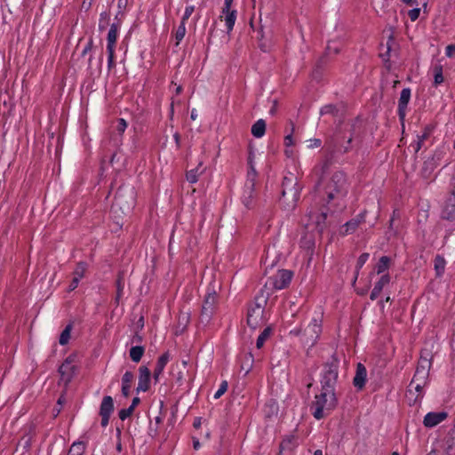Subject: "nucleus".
<instances>
[{
	"label": "nucleus",
	"instance_id": "1",
	"mask_svg": "<svg viewBox=\"0 0 455 455\" xmlns=\"http://www.w3.org/2000/svg\"><path fill=\"white\" fill-rule=\"evenodd\" d=\"M338 403L335 392H329L321 389V393L315 395V400L310 405V411L313 417L317 419H323L327 417L331 411L335 409Z\"/></svg>",
	"mask_w": 455,
	"mask_h": 455
},
{
	"label": "nucleus",
	"instance_id": "2",
	"mask_svg": "<svg viewBox=\"0 0 455 455\" xmlns=\"http://www.w3.org/2000/svg\"><path fill=\"white\" fill-rule=\"evenodd\" d=\"M339 361L335 356H332L323 364L320 379L322 390L335 392L339 377Z\"/></svg>",
	"mask_w": 455,
	"mask_h": 455
},
{
	"label": "nucleus",
	"instance_id": "3",
	"mask_svg": "<svg viewBox=\"0 0 455 455\" xmlns=\"http://www.w3.org/2000/svg\"><path fill=\"white\" fill-rule=\"evenodd\" d=\"M327 204L333 200L342 199L347 194V180L343 172H335L324 188Z\"/></svg>",
	"mask_w": 455,
	"mask_h": 455
},
{
	"label": "nucleus",
	"instance_id": "4",
	"mask_svg": "<svg viewBox=\"0 0 455 455\" xmlns=\"http://www.w3.org/2000/svg\"><path fill=\"white\" fill-rule=\"evenodd\" d=\"M322 332V316H314L307 328L303 331L301 340L308 347H314Z\"/></svg>",
	"mask_w": 455,
	"mask_h": 455
},
{
	"label": "nucleus",
	"instance_id": "5",
	"mask_svg": "<svg viewBox=\"0 0 455 455\" xmlns=\"http://www.w3.org/2000/svg\"><path fill=\"white\" fill-rule=\"evenodd\" d=\"M431 366V359L421 355L419 359L413 378L409 385L410 393H412V386H414L415 383H419L422 385L427 384Z\"/></svg>",
	"mask_w": 455,
	"mask_h": 455
},
{
	"label": "nucleus",
	"instance_id": "6",
	"mask_svg": "<svg viewBox=\"0 0 455 455\" xmlns=\"http://www.w3.org/2000/svg\"><path fill=\"white\" fill-rule=\"evenodd\" d=\"M292 277V271L287 269H281L278 270V272L275 275L270 276L267 280L265 286L271 290L272 291L283 290L289 286Z\"/></svg>",
	"mask_w": 455,
	"mask_h": 455
},
{
	"label": "nucleus",
	"instance_id": "7",
	"mask_svg": "<svg viewBox=\"0 0 455 455\" xmlns=\"http://www.w3.org/2000/svg\"><path fill=\"white\" fill-rule=\"evenodd\" d=\"M267 300L264 299H256L255 301L250 305L247 312V323L255 329L263 323L264 305Z\"/></svg>",
	"mask_w": 455,
	"mask_h": 455
},
{
	"label": "nucleus",
	"instance_id": "8",
	"mask_svg": "<svg viewBox=\"0 0 455 455\" xmlns=\"http://www.w3.org/2000/svg\"><path fill=\"white\" fill-rule=\"evenodd\" d=\"M300 190L301 187L293 173L289 172L283 177L282 182L283 197L290 196L292 202H297L299 199Z\"/></svg>",
	"mask_w": 455,
	"mask_h": 455
},
{
	"label": "nucleus",
	"instance_id": "9",
	"mask_svg": "<svg viewBox=\"0 0 455 455\" xmlns=\"http://www.w3.org/2000/svg\"><path fill=\"white\" fill-rule=\"evenodd\" d=\"M216 303H217V294L216 292L208 293L204 300L201 314L199 316L200 323L203 325H207L214 313L216 308Z\"/></svg>",
	"mask_w": 455,
	"mask_h": 455
},
{
	"label": "nucleus",
	"instance_id": "10",
	"mask_svg": "<svg viewBox=\"0 0 455 455\" xmlns=\"http://www.w3.org/2000/svg\"><path fill=\"white\" fill-rule=\"evenodd\" d=\"M255 183L251 180H246L241 197L242 203L247 209H251L255 206Z\"/></svg>",
	"mask_w": 455,
	"mask_h": 455
},
{
	"label": "nucleus",
	"instance_id": "11",
	"mask_svg": "<svg viewBox=\"0 0 455 455\" xmlns=\"http://www.w3.org/2000/svg\"><path fill=\"white\" fill-rule=\"evenodd\" d=\"M139 381L136 391L137 393L147 392L150 387L151 371L147 366L141 365L139 368Z\"/></svg>",
	"mask_w": 455,
	"mask_h": 455
},
{
	"label": "nucleus",
	"instance_id": "12",
	"mask_svg": "<svg viewBox=\"0 0 455 455\" xmlns=\"http://www.w3.org/2000/svg\"><path fill=\"white\" fill-rule=\"evenodd\" d=\"M234 0H224V6L222 8V13L225 15V23L228 32L233 30L235 20H236V10H231V6Z\"/></svg>",
	"mask_w": 455,
	"mask_h": 455
},
{
	"label": "nucleus",
	"instance_id": "13",
	"mask_svg": "<svg viewBox=\"0 0 455 455\" xmlns=\"http://www.w3.org/2000/svg\"><path fill=\"white\" fill-rule=\"evenodd\" d=\"M364 221L365 212L357 214L355 218L351 219L342 226L340 234L345 236L347 235L355 233L357 228Z\"/></svg>",
	"mask_w": 455,
	"mask_h": 455
},
{
	"label": "nucleus",
	"instance_id": "14",
	"mask_svg": "<svg viewBox=\"0 0 455 455\" xmlns=\"http://www.w3.org/2000/svg\"><path fill=\"white\" fill-rule=\"evenodd\" d=\"M411 91L410 88H403L401 92L397 106V115L401 120L406 116L408 103L411 100Z\"/></svg>",
	"mask_w": 455,
	"mask_h": 455
},
{
	"label": "nucleus",
	"instance_id": "15",
	"mask_svg": "<svg viewBox=\"0 0 455 455\" xmlns=\"http://www.w3.org/2000/svg\"><path fill=\"white\" fill-rule=\"evenodd\" d=\"M448 417L445 411H431L426 414L423 424L426 427H434L443 422Z\"/></svg>",
	"mask_w": 455,
	"mask_h": 455
},
{
	"label": "nucleus",
	"instance_id": "16",
	"mask_svg": "<svg viewBox=\"0 0 455 455\" xmlns=\"http://www.w3.org/2000/svg\"><path fill=\"white\" fill-rule=\"evenodd\" d=\"M367 379V371L365 366L359 363L356 366L355 375L353 379L354 386L358 389H363Z\"/></svg>",
	"mask_w": 455,
	"mask_h": 455
},
{
	"label": "nucleus",
	"instance_id": "17",
	"mask_svg": "<svg viewBox=\"0 0 455 455\" xmlns=\"http://www.w3.org/2000/svg\"><path fill=\"white\" fill-rule=\"evenodd\" d=\"M391 277L389 274L382 275L379 279L374 283V287L371 291L370 299L375 300L380 295L383 288L390 283Z\"/></svg>",
	"mask_w": 455,
	"mask_h": 455
},
{
	"label": "nucleus",
	"instance_id": "18",
	"mask_svg": "<svg viewBox=\"0 0 455 455\" xmlns=\"http://www.w3.org/2000/svg\"><path fill=\"white\" fill-rule=\"evenodd\" d=\"M170 361V353H164L156 361V367L153 371V379L155 382H158L166 364Z\"/></svg>",
	"mask_w": 455,
	"mask_h": 455
},
{
	"label": "nucleus",
	"instance_id": "19",
	"mask_svg": "<svg viewBox=\"0 0 455 455\" xmlns=\"http://www.w3.org/2000/svg\"><path fill=\"white\" fill-rule=\"evenodd\" d=\"M133 380H134V374L130 371H125L122 377V388H121L122 395L124 397L130 396L131 388H132Z\"/></svg>",
	"mask_w": 455,
	"mask_h": 455
},
{
	"label": "nucleus",
	"instance_id": "20",
	"mask_svg": "<svg viewBox=\"0 0 455 455\" xmlns=\"http://www.w3.org/2000/svg\"><path fill=\"white\" fill-rule=\"evenodd\" d=\"M76 366H70L69 363H63L59 366V375L60 379L66 384L68 383L75 372Z\"/></svg>",
	"mask_w": 455,
	"mask_h": 455
},
{
	"label": "nucleus",
	"instance_id": "21",
	"mask_svg": "<svg viewBox=\"0 0 455 455\" xmlns=\"http://www.w3.org/2000/svg\"><path fill=\"white\" fill-rule=\"evenodd\" d=\"M121 28V22H114L110 25L108 36H107V43L108 44H116L119 36V30Z\"/></svg>",
	"mask_w": 455,
	"mask_h": 455
},
{
	"label": "nucleus",
	"instance_id": "22",
	"mask_svg": "<svg viewBox=\"0 0 455 455\" xmlns=\"http://www.w3.org/2000/svg\"><path fill=\"white\" fill-rule=\"evenodd\" d=\"M114 411V401L110 395H106L103 397L100 407V414H109L111 415Z\"/></svg>",
	"mask_w": 455,
	"mask_h": 455
},
{
	"label": "nucleus",
	"instance_id": "23",
	"mask_svg": "<svg viewBox=\"0 0 455 455\" xmlns=\"http://www.w3.org/2000/svg\"><path fill=\"white\" fill-rule=\"evenodd\" d=\"M251 134L255 138H262L266 132V122L263 119L257 120L251 126Z\"/></svg>",
	"mask_w": 455,
	"mask_h": 455
},
{
	"label": "nucleus",
	"instance_id": "24",
	"mask_svg": "<svg viewBox=\"0 0 455 455\" xmlns=\"http://www.w3.org/2000/svg\"><path fill=\"white\" fill-rule=\"evenodd\" d=\"M391 259L388 256H382L379 259V262L375 266V271L377 275H384L387 270L390 267Z\"/></svg>",
	"mask_w": 455,
	"mask_h": 455
},
{
	"label": "nucleus",
	"instance_id": "25",
	"mask_svg": "<svg viewBox=\"0 0 455 455\" xmlns=\"http://www.w3.org/2000/svg\"><path fill=\"white\" fill-rule=\"evenodd\" d=\"M309 219L315 222L316 227L320 230H323V228H324V225H325V220L327 219V212H323V211H322L321 213H319V214H315V213L310 212Z\"/></svg>",
	"mask_w": 455,
	"mask_h": 455
},
{
	"label": "nucleus",
	"instance_id": "26",
	"mask_svg": "<svg viewBox=\"0 0 455 455\" xmlns=\"http://www.w3.org/2000/svg\"><path fill=\"white\" fill-rule=\"evenodd\" d=\"M116 295L115 298V302L116 305H118L121 298L124 295V278L123 275L119 274L117 275V278L116 280Z\"/></svg>",
	"mask_w": 455,
	"mask_h": 455
},
{
	"label": "nucleus",
	"instance_id": "27",
	"mask_svg": "<svg viewBox=\"0 0 455 455\" xmlns=\"http://www.w3.org/2000/svg\"><path fill=\"white\" fill-rule=\"evenodd\" d=\"M74 322H69L68 324L64 328V330L61 331L60 335L59 336V344L60 345H66L68 343L70 339L71 331L73 329Z\"/></svg>",
	"mask_w": 455,
	"mask_h": 455
},
{
	"label": "nucleus",
	"instance_id": "28",
	"mask_svg": "<svg viewBox=\"0 0 455 455\" xmlns=\"http://www.w3.org/2000/svg\"><path fill=\"white\" fill-rule=\"evenodd\" d=\"M145 352V348L142 346H134L132 347L129 355L132 362L139 363Z\"/></svg>",
	"mask_w": 455,
	"mask_h": 455
},
{
	"label": "nucleus",
	"instance_id": "29",
	"mask_svg": "<svg viewBox=\"0 0 455 455\" xmlns=\"http://www.w3.org/2000/svg\"><path fill=\"white\" fill-rule=\"evenodd\" d=\"M435 270L437 276H441L445 269L446 260L443 257L436 255L434 260Z\"/></svg>",
	"mask_w": 455,
	"mask_h": 455
},
{
	"label": "nucleus",
	"instance_id": "30",
	"mask_svg": "<svg viewBox=\"0 0 455 455\" xmlns=\"http://www.w3.org/2000/svg\"><path fill=\"white\" fill-rule=\"evenodd\" d=\"M272 333V328L267 327L265 328L261 333L259 335L257 341H256V347L257 348H261L264 346L265 341L270 337Z\"/></svg>",
	"mask_w": 455,
	"mask_h": 455
},
{
	"label": "nucleus",
	"instance_id": "31",
	"mask_svg": "<svg viewBox=\"0 0 455 455\" xmlns=\"http://www.w3.org/2000/svg\"><path fill=\"white\" fill-rule=\"evenodd\" d=\"M85 445L83 442L74 443L68 450V455H83Z\"/></svg>",
	"mask_w": 455,
	"mask_h": 455
},
{
	"label": "nucleus",
	"instance_id": "32",
	"mask_svg": "<svg viewBox=\"0 0 455 455\" xmlns=\"http://www.w3.org/2000/svg\"><path fill=\"white\" fill-rule=\"evenodd\" d=\"M434 85L438 86L443 82V66L435 65L434 67Z\"/></svg>",
	"mask_w": 455,
	"mask_h": 455
},
{
	"label": "nucleus",
	"instance_id": "33",
	"mask_svg": "<svg viewBox=\"0 0 455 455\" xmlns=\"http://www.w3.org/2000/svg\"><path fill=\"white\" fill-rule=\"evenodd\" d=\"M435 129V125L429 124L424 126L422 134H418L417 137L420 139V140H427L434 132Z\"/></svg>",
	"mask_w": 455,
	"mask_h": 455
},
{
	"label": "nucleus",
	"instance_id": "34",
	"mask_svg": "<svg viewBox=\"0 0 455 455\" xmlns=\"http://www.w3.org/2000/svg\"><path fill=\"white\" fill-rule=\"evenodd\" d=\"M352 136H350L346 141L342 142V143H338L335 148H336V151L339 152V153H347L350 150L351 148V142H352Z\"/></svg>",
	"mask_w": 455,
	"mask_h": 455
},
{
	"label": "nucleus",
	"instance_id": "35",
	"mask_svg": "<svg viewBox=\"0 0 455 455\" xmlns=\"http://www.w3.org/2000/svg\"><path fill=\"white\" fill-rule=\"evenodd\" d=\"M186 24L184 22H180L176 32H175V39L176 44L178 45L184 38L186 35Z\"/></svg>",
	"mask_w": 455,
	"mask_h": 455
},
{
	"label": "nucleus",
	"instance_id": "36",
	"mask_svg": "<svg viewBox=\"0 0 455 455\" xmlns=\"http://www.w3.org/2000/svg\"><path fill=\"white\" fill-rule=\"evenodd\" d=\"M198 176H199V173H198V168H195V169H192V170H189L186 173V178H187V180L189 182V183H196L197 180H198Z\"/></svg>",
	"mask_w": 455,
	"mask_h": 455
},
{
	"label": "nucleus",
	"instance_id": "37",
	"mask_svg": "<svg viewBox=\"0 0 455 455\" xmlns=\"http://www.w3.org/2000/svg\"><path fill=\"white\" fill-rule=\"evenodd\" d=\"M85 271H86V264L84 262H79L76 265V269L74 270L73 275L79 279H82L84 277Z\"/></svg>",
	"mask_w": 455,
	"mask_h": 455
},
{
	"label": "nucleus",
	"instance_id": "38",
	"mask_svg": "<svg viewBox=\"0 0 455 455\" xmlns=\"http://www.w3.org/2000/svg\"><path fill=\"white\" fill-rule=\"evenodd\" d=\"M369 257L370 254L368 252H363L359 256L355 265V270H357V272H359L360 269L363 267V265L367 262Z\"/></svg>",
	"mask_w": 455,
	"mask_h": 455
},
{
	"label": "nucleus",
	"instance_id": "39",
	"mask_svg": "<svg viewBox=\"0 0 455 455\" xmlns=\"http://www.w3.org/2000/svg\"><path fill=\"white\" fill-rule=\"evenodd\" d=\"M427 455H443L440 451L433 450L428 452ZM445 455H455V449L453 448V442L451 444H448L445 449Z\"/></svg>",
	"mask_w": 455,
	"mask_h": 455
},
{
	"label": "nucleus",
	"instance_id": "40",
	"mask_svg": "<svg viewBox=\"0 0 455 455\" xmlns=\"http://www.w3.org/2000/svg\"><path fill=\"white\" fill-rule=\"evenodd\" d=\"M134 412V409L132 406H129L128 408L122 409L118 412V417L121 420H125L129 417H131Z\"/></svg>",
	"mask_w": 455,
	"mask_h": 455
},
{
	"label": "nucleus",
	"instance_id": "41",
	"mask_svg": "<svg viewBox=\"0 0 455 455\" xmlns=\"http://www.w3.org/2000/svg\"><path fill=\"white\" fill-rule=\"evenodd\" d=\"M228 390V382L226 380L222 381L218 388V390L215 392L213 397L215 399H219Z\"/></svg>",
	"mask_w": 455,
	"mask_h": 455
},
{
	"label": "nucleus",
	"instance_id": "42",
	"mask_svg": "<svg viewBox=\"0 0 455 455\" xmlns=\"http://www.w3.org/2000/svg\"><path fill=\"white\" fill-rule=\"evenodd\" d=\"M248 164H249V171L247 172V180H251L252 182L255 183V178H256L257 172L252 164V161H251V157H249Z\"/></svg>",
	"mask_w": 455,
	"mask_h": 455
},
{
	"label": "nucleus",
	"instance_id": "43",
	"mask_svg": "<svg viewBox=\"0 0 455 455\" xmlns=\"http://www.w3.org/2000/svg\"><path fill=\"white\" fill-rule=\"evenodd\" d=\"M337 111L336 106L332 104L325 105L323 108H321L320 114L322 116L323 115H333Z\"/></svg>",
	"mask_w": 455,
	"mask_h": 455
},
{
	"label": "nucleus",
	"instance_id": "44",
	"mask_svg": "<svg viewBox=\"0 0 455 455\" xmlns=\"http://www.w3.org/2000/svg\"><path fill=\"white\" fill-rule=\"evenodd\" d=\"M194 11H195V7L193 5L187 6L185 8V12L183 13L180 22H184L186 24L187 21L188 20V19L190 18V16L192 15V13L194 12Z\"/></svg>",
	"mask_w": 455,
	"mask_h": 455
},
{
	"label": "nucleus",
	"instance_id": "45",
	"mask_svg": "<svg viewBox=\"0 0 455 455\" xmlns=\"http://www.w3.org/2000/svg\"><path fill=\"white\" fill-rule=\"evenodd\" d=\"M426 386L427 385H422V384H419V383H415L414 386H412V389H414L415 392L417 393L415 401H417L418 399H421L423 397V388Z\"/></svg>",
	"mask_w": 455,
	"mask_h": 455
},
{
	"label": "nucleus",
	"instance_id": "46",
	"mask_svg": "<svg viewBox=\"0 0 455 455\" xmlns=\"http://www.w3.org/2000/svg\"><path fill=\"white\" fill-rule=\"evenodd\" d=\"M424 141L420 140L419 137L416 136V140L411 143L410 148H412L414 152L417 154L423 147Z\"/></svg>",
	"mask_w": 455,
	"mask_h": 455
},
{
	"label": "nucleus",
	"instance_id": "47",
	"mask_svg": "<svg viewBox=\"0 0 455 455\" xmlns=\"http://www.w3.org/2000/svg\"><path fill=\"white\" fill-rule=\"evenodd\" d=\"M420 14V8H413L408 12V17L411 21H415L418 20Z\"/></svg>",
	"mask_w": 455,
	"mask_h": 455
},
{
	"label": "nucleus",
	"instance_id": "48",
	"mask_svg": "<svg viewBox=\"0 0 455 455\" xmlns=\"http://www.w3.org/2000/svg\"><path fill=\"white\" fill-rule=\"evenodd\" d=\"M115 50H116V44H108L107 43L108 58H116Z\"/></svg>",
	"mask_w": 455,
	"mask_h": 455
},
{
	"label": "nucleus",
	"instance_id": "49",
	"mask_svg": "<svg viewBox=\"0 0 455 455\" xmlns=\"http://www.w3.org/2000/svg\"><path fill=\"white\" fill-rule=\"evenodd\" d=\"M455 54V44H449L445 48V55L449 58L453 57Z\"/></svg>",
	"mask_w": 455,
	"mask_h": 455
},
{
	"label": "nucleus",
	"instance_id": "50",
	"mask_svg": "<svg viewBox=\"0 0 455 455\" xmlns=\"http://www.w3.org/2000/svg\"><path fill=\"white\" fill-rule=\"evenodd\" d=\"M80 280L81 279L73 275L72 281H71L70 284L68 285V291H74L77 287Z\"/></svg>",
	"mask_w": 455,
	"mask_h": 455
},
{
	"label": "nucleus",
	"instance_id": "51",
	"mask_svg": "<svg viewBox=\"0 0 455 455\" xmlns=\"http://www.w3.org/2000/svg\"><path fill=\"white\" fill-rule=\"evenodd\" d=\"M100 418H101V421H100V425L103 427H106L108 423H109V419H110V416L109 414H100Z\"/></svg>",
	"mask_w": 455,
	"mask_h": 455
},
{
	"label": "nucleus",
	"instance_id": "52",
	"mask_svg": "<svg viewBox=\"0 0 455 455\" xmlns=\"http://www.w3.org/2000/svg\"><path fill=\"white\" fill-rule=\"evenodd\" d=\"M126 127H127L126 121L124 119H123V118H120L119 121H118L117 130L119 132H124Z\"/></svg>",
	"mask_w": 455,
	"mask_h": 455
},
{
	"label": "nucleus",
	"instance_id": "53",
	"mask_svg": "<svg viewBox=\"0 0 455 455\" xmlns=\"http://www.w3.org/2000/svg\"><path fill=\"white\" fill-rule=\"evenodd\" d=\"M116 68V58H108V69L110 71L111 69Z\"/></svg>",
	"mask_w": 455,
	"mask_h": 455
},
{
	"label": "nucleus",
	"instance_id": "54",
	"mask_svg": "<svg viewBox=\"0 0 455 455\" xmlns=\"http://www.w3.org/2000/svg\"><path fill=\"white\" fill-rule=\"evenodd\" d=\"M284 144L287 147H290V146H291L293 144V139H292V135L291 134H289V135L284 137Z\"/></svg>",
	"mask_w": 455,
	"mask_h": 455
},
{
	"label": "nucleus",
	"instance_id": "55",
	"mask_svg": "<svg viewBox=\"0 0 455 455\" xmlns=\"http://www.w3.org/2000/svg\"><path fill=\"white\" fill-rule=\"evenodd\" d=\"M76 355L75 354L70 355L64 363H69L70 366H75V361H76Z\"/></svg>",
	"mask_w": 455,
	"mask_h": 455
},
{
	"label": "nucleus",
	"instance_id": "56",
	"mask_svg": "<svg viewBox=\"0 0 455 455\" xmlns=\"http://www.w3.org/2000/svg\"><path fill=\"white\" fill-rule=\"evenodd\" d=\"M173 139H174V141H175L177 148H180V133L179 132H175L173 134Z\"/></svg>",
	"mask_w": 455,
	"mask_h": 455
},
{
	"label": "nucleus",
	"instance_id": "57",
	"mask_svg": "<svg viewBox=\"0 0 455 455\" xmlns=\"http://www.w3.org/2000/svg\"><path fill=\"white\" fill-rule=\"evenodd\" d=\"M128 0H118L117 1V7L121 11L122 9H124L127 5Z\"/></svg>",
	"mask_w": 455,
	"mask_h": 455
},
{
	"label": "nucleus",
	"instance_id": "58",
	"mask_svg": "<svg viewBox=\"0 0 455 455\" xmlns=\"http://www.w3.org/2000/svg\"><path fill=\"white\" fill-rule=\"evenodd\" d=\"M140 397L136 396L132 399L131 406L135 410V408L140 404Z\"/></svg>",
	"mask_w": 455,
	"mask_h": 455
},
{
	"label": "nucleus",
	"instance_id": "59",
	"mask_svg": "<svg viewBox=\"0 0 455 455\" xmlns=\"http://www.w3.org/2000/svg\"><path fill=\"white\" fill-rule=\"evenodd\" d=\"M198 116L197 110L196 108H193L190 113V118L192 120H196Z\"/></svg>",
	"mask_w": 455,
	"mask_h": 455
},
{
	"label": "nucleus",
	"instance_id": "60",
	"mask_svg": "<svg viewBox=\"0 0 455 455\" xmlns=\"http://www.w3.org/2000/svg\"><path fill=\"white\" fill-rule=\"evenodd\" d=\"M403 4H405L406 5H409V6H412L414 4L418 5V3L415 2L414 0H402Z\"/></svg>",
	"mask_w": 455,
	"mask_h": 455
},
{
	"label": "nucleus",
	"instance_id": "61",
	"mask_svg": "<svg viewBox=\"0 0 455 455\" xmlns=\"http://www.w3.org/2000/svg\"><path fill=\"white\" fill-rule=\"evenodd\" d=\"M193 426H194L195 428L200 427V426H201L200 419H196L194 423H193Z\"/></svg>",
	"mask_w": 455,
	"mask_h": 455
},
{
	"label": "nucleus",
	"instance_id": "62",
	"mask_svg": "<svg viewBox=\"0 0 455 455\" xmlns=\"http://www.w3.org/2000/svg\"><path fill=\"white\" fill-rule=\"evenodd\" d=\"M320 146H321V140H318V139H315L314 140V144L310 145V147H315V148H318Z\"/></svg>",
	"mask_w": 455,
	"mask_h": 455
},
{
	"label": "nucleus",
	"instance_id": "63",
	"mask_svg": "<svg viewBox=\"0 0 455 455\" xmlns=\"http://www.w3.org/2000/svg\"><path fill=\"white\" fill-rule=\"evenodd\" d=\"M358 275H359V272H357V270L355 271V276L353 277V284L355 283L357 278H358Z\"/></svg>",
	"mask_w": 455,
	"mask_h": 455
},
{
	"label": "nucleus",
	"instance_id": "64",
	"mask_svg": "<svg viewBox=\"0 0 455 455\" xmlns=\"http://www.w3.org/2000/svg\"><path fill=\"white\" fill-rule=\"evenodd\" d=\"M314 455H323V451L320 449L315 450L314 452Z\"/></svg>",
	"mask_w": 455,
	"mask_h": 455
}]
</instances>
